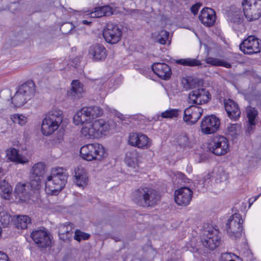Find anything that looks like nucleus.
Returning a JSON list of instances; mask_svg holds the SVG:
<instances>
[{"mask_svg":"<svg viewBox=\"0 0 261 261\" xmlns=\"http://www.w3.org/2000/svg\"><path fill=\"white\" fill-rule=\"evenodd\" d=\"M15 192L21 199H25L29 196L25 184H18L15 187Z\"/></svg>","mask_w":261,"mask_h":261,"instance_id":"nucleus-36","label":"nucleus"},{"mask_svg":"<svg viewBox=\"0 0 261 261\" xmlns=\"http://www.w3.org/2000/svg\"><path fill=\"white\" fill-rule=\"evenodd\" d=\"M200 21L204 25L211 27L214 24L216 16L214 11L211 8L203 9L199 16Z\"/></svg>","mask_w":261,"mask_h":261,"instance_id":"nucleus-22","label":"nucleus"},{"mask_svg":"<svg viewBox=\"0 0 261 261\" xmlns=\"http://www.w3.org/2000/svg\"><path fill=\"white\" fill-rule=\"evenodd\" d=\"M198 249L197 247H193L192 250H190L191 251L195 252L198 251Z\"/></svg>","mask_w":261,"mask_h":261,"instance_id":"nucleus-57","label":"nucleus"},{"mask_svg":"<svg viewBox=\"0 0 261 261\" xmlns=\"http://www.w3.org/2000/svg\"><path fill=\"white\" fill-rule=\"evenodd\" d=\"M106 154L104 147L97 143L85 145L80 149L82 158L88 161H101L105 157Z\"/></svg>","mask_w":261,"mask_h":261,"instance_id":"nucleus-4","label":"nucleus"},{"mask_svg":"<svg viewBox=\"0 0 261 261\" xmlns=\"http://www.w3.org/2000/svg\"><path fill=\"white\" fill-rule=\"evenodd\" d=\"M63 119L61 110L54 109L49 111L43 118L41 124V132L45 136H49L57 130Z\"/></svg>","mask_w":261,"mask_h":261,"instance_id":"nucleus-3","label":"nucleus"},{"mask_svg":"<svg viewBox=\"0 0 261 261\" xmlns=\"http://www.w3.org/2000/svg\"><path fill=\"white\" fill-rule=\"evenodd\" d=\"M103 36L107 42L116 44L121 39L122 31L117 25L110 22L103 31Z\"/></svg>","mask_w":261,"mask_h":261,"instance_id":"nucleus-10","label":"nucleus"},{"mask_svg":"<svg viewBox=\"0 0 261 261\" xmlns=\"http://www.w3.org/2000/svg\"><path fill=\"white\" fill-rule=\"evenodd\" d=\"M31 222V218L26 215L18 216L17 217L15 225L18 229H26Z\"/></svg>","mask_w":261,"mask_h":261,"instance_id":"nucleus-34","label":"nucleus"},{"mask_svg":"<svg viewBox=\"0 0 261 261\" xmlns=\"http://www.w3.org/2000/svg\"><path fill=\"white\" fill-rule=\"evenodd\" d=\"M90 120L86 108H83L77 111L73 116V120L75 125H83L89 122Z\"/></svg>","mask_w":261,"mask_h":261,"instance_id":"nucleus-30","label":"nucleus"},{"mask_svg":"<svg viewBox=\"0 0 261 261\" xmlns=\"http://www.w3.org/2000/svg\"><path fill=\"white\" fill-rule=\"evenodd\" d=\"M209 92L204 88L195 89L189 94V103L191 104L202 105L207 103L211 99Z\"/></svg>","mask_w":261,"mask_h":261,"instance_id":"nucleus-12","label":"nucleus"},{"mask_svg":"<svg viewBox=\"0 0 261 261\" xmlns=\"http://www.w3.org/2000/svg\"><path fill=\"white\" fill-rule=\"evenodd\" d=\"M168 261H177V260L175 259H171L168 260Z\"/></svg>","mask_w":261,"mask_h":261,"instance_id":"nucleus-61","label":"nucleus"},{"mask_svg":"<svg viewBox=\"0 0 261 261\" xmlns=\"http://www.w3.org/2000/svg\"><path fill=\"white\" fill-rule=\"evenodd\" d=\"M193 192L187 187H181L174 193V200L179 205L186 206L191 200Z\"/></svg>","mask_w":261,"mask_h":261,"instance_id":"nucleus-18","label":"nucleus"},{"mask_svg":"<svg viewBox=\"0 0 261 261\" xmlns=\"http://www.w3.org/2000/svg\"><path fill=\"white\" fill-rule=\"evenodd\" d=\"M229 141L223 136H217L212 139L208 143L210 152L216 155H223L229 150Z\"/></svg>","mask_w":261,"mask_h":261,"instance_id":"nucleus-7","label":"nucleus"},{"mask_svg":"<svg viewBox=\"0 0 261 261\" xmlns=\"http://www.w3.org/2000/svg\"><path fill=\"white\" fill-rule=\"evenodd\" d=\"M181 111L177 109H169L162 113L161 114H158L153 117V119L157 121H161L163 118L173 119L177 118Z\"/></svg>","mask_w":261,"mask_h":261,"instance_id":"nucleus-31","label":"nucleus"},{"mask_svg":"<svg viewBox=\"0 0 261 261\" xmlns=\"http://www.w3.org/2000/svg\"><path fill=\"white\" fill-rule=\"evenodd\" d=\"M88 56L93 62L103 61L107 57V50L102 44L96 43L89 47Z\"/></svg>","mask_w":261,"mask_h":261,"instance_id":"nucleus-16","label":"nucleus"},{"mask_svg":"<svg viewBox=\"0 0 261 261\" xmlns=\"http://www.w3.org/2000/svg\"><path fill=\"white\" fill-rule=\"evenodd\" d=\"M10 119L14 123L23 125L27 122V118L22 115L15 114L11 116Z\"/></svg>","mask_w":261,"mask_h":261,"instance_id":"nucleus-44","label":"nucleus"},{"mask_svg":"<svg viewBox=\"0 0 261 261\" xmlns=\"http://www.w3.org/2000/svg\"><path fill=\"white\" fill-rule=\"evenodd\" d=\"M102 11H103V14L105 16H110L114 14L112 8L109 6H105L101 7Z\"/></svg>","mask_w":261,"mask_h":261,"instance_id":"nucleus-49","label":"nucleus"},{"mask_svg":"<svg viewBox=\"0 0 261 261\" xmlns=\"http://www.w3.org/2000/svg\"><path fill=\"white\" fill-rule=\"evenodd\" d=\"M31 237L39 247L46 248L50 246L51 240L44 228L33 230L31 233Z\"/></svg>","mask_w":261,"mask_h":261,"instance_id":"nucleus-15","label":"nucleus"},{"mask_svg":"<svg viewBox=\"0 0 261 261\" xmlns=\"http://www.w3.org/2000/svg\"><path fill=\"white\" fill-rule=\"evenodd\" d=\"M0 261H10L8 255L1 251H0Z\"/></svg>","mask_w":261,"mask_h":261,"instance_id":"nucleus-54","label":"nucleus"},{"mask_svg":"<svg viewBox=\"0 0 261 261\" xmlns=\"http://www.w3.org/2000/svg\"><path fill=\"white\" fill-rule=\"evenodd\" d=\"M160 199V196L158 192L153 189L147 187L145 207L154 206Z\"/></svg>","mask_w":261,"mask_h":261,"instance_id":"nucleus-29","label":"nucleus"},{"mask_svg":"<svg viewBox=\"0 0 261 261\" xmlns=\"http://www.w3.org/2000/svg\"><path fill=\"white\" fill-rule=\"evenodd\" d=\"M205 61L207 64L212 66H222L227 68H230L231 67V64L230 63L218 58L208 57L205 58Z\"/></svg>","mask_w":261,"mask_h":261,"instance_id":"nucleus-33","label":"nucleus"},{"mask_svg":"<svg viewBox=\"0 0 261 261\" xmlns=\"http://www.w3.org/2000/svg\"><path fill=\"white\" fill-rule=\"evenodd\" d=\"M129 144L140 149H146L151 145V140L148 137L142 133H130L128 138Z\"/></svg>","mask_w":261,"mask_h":261,"instance_id":"nucleus-14","label":"nucleus"},{"mask_svg":"<svg viewBox=\"0 0 261 261\" xmlns=\"http://www.w3.org/2000/svg\"><path fill=\"white\" fill-rule=\"evenodd\" d=\"M73 228V224L71 223L60 224L58 231L60 239L63 241L69 240L71 237Z\"/></svg>","mask_w":261,"mask_h":261,"instance_id":"nucleus-26","label":"nucleus"},{"mask_svg":"<svg viewBox=\"0 0 261 261\" xmlns=\"http://www.w3.org/2000/svg\"><path fill=\"white\" fill-rule=\"evenodd\" d=\"M65 28H67L68 29H69L68 32H64V33H69L73 28V25H72V24L71 23H64L61 28V30L62 31H64V29Z\"/></svg>","mask_w":261,"mask_h":261,"instance_id":"nucleus-52","label":"nucleus"},{"mask_svg":"<svg viewBox=\"0 0 261 261\" xmlns=\"http://www.w3.org/2000/svg\"><path fill=\"white\" fill-rule=\"evenodd\" d=\"M243 220L239 214L235 213L228 219L226 223V231L232 238H239L242 236Z\"/></svg>","mask_w":261,"mask_h":261,"instance_id":"nucleus-8","label":"nucleus"},{"mask_svg":"<svg viewBox=\"0 0 261 261\" xmlns=\"http://www.w3.org/2000/svg\"><path fill=\"white\" fill-rule=\"evenodd\" d=\"M203 110L200 107L191 106L184 111V120L188 124L195 123L201 117Z\"/></svg>","mask_w":261,"mask_h":261,"instance_id":"nucleus-17","label":"nucleus"},{"mask_svg":"<svg viewBox=\"0 0 261 261\" xmlns=\"http://www.w3.org/2000/svg\"><path fill=\"white\" fill-rule=\"evenodd\" d=\"M259 196H260V195H258L256 196L255 197V198H254V201L256 200L259 197Z\"/></svg>","mask_w":261,"mask_h":261,"instance_id":"nucleus-60","label":"nucleus"},{"mask_svg":"<svg viewBox=\"0 0 261 261\" xmlns=\"http://www.w3.org/2000/svg\"><path fill=\"white\" fill-rule=\"evenodd\" d=\"M213 174L216 182H221L226 181L228 178V175L222 168L217 169V171H214Z\"/></svg>","mask_w":261,"mask_h":261,"instance_id":"nucleus-39","label":"nucleus"},{"mask_svg":"<svg viewBox=\"0 0 261 261\" xmlns=\"http://www.w3.org/2000/svg\"><path fill=\"white\" fill-rule=\"evenodd\" d=\"M177 63L182 65L189 66H196L201 65L200 61L191 58L180 59L177 61Z\"/></svg>","mask_w":261,"mask_h":261,"instance_id":"nucleus-41","label":"nucleus"},{"mask_svg":"<svg viewBox=\"0 0 261 261\" xmlns=\"http://www.w3.org/2000/svg\"><path fill=\"white\" fill-rule=\"evenodd\" d=\"M137 117H138L139 118H140V119H142V118L143 117V116H142V115H139V116H138Z\"/></svg>","mask_w":261,"mask_h":261,"instance_id":"nucleus-59","label":"nucleus"},{"mask_svg":"<svg viewBox=\"0 0 261 261\" xmlns=\"http://www.w3.org/2000/svg\"><path fill=\"white\" fill-rule=\"evenodd\" d=\"M242 6L248 21L257 20L261 16V0H243Z\"/></svg>","mask_w":261,"mask_h":261,"instance_id":"nucleus-6","label":"nucleus"},{"mask_svg":"<svg viewBox=\"0 0 261 261\" xmlns=\"http://www.w3.org/2000/svg\"><path fill=\"white\" fill-rule=\"evenodd\" d=\"M85 108L90 119L99 117L102 114V110L99 107L92 106Z\"/></svg>","mask_w":261,"mask_h":261,"instance_id":"nucleus-38","label":"nucleus"},{"mask_svg":"<svg viewBox=\"0 0 261 261\" xmlns=\"http://www.w3.org/2000/svg\"><path fill=\"white\" fill-rule=\"evenodd\" d=\"M102 13L103 11H102L101 7H98L95 8L94 11L91 12L90 13V15L91 17L98 18L105 16L104 14H103Z\"/></svg>","mask_w":261,"mask_h":261,"instance_id":"nucleus-48","label":"nucleus"},{"mask_svg":"<svg viewBox=\"0 0 261 261\" xmlns=\"http://www.w3.org/2000/svg\"><path fill=\"white\" fill-rule=\"evenodd\" d=\"M7 188L3 189L2 186L0 184V189L2 190V191H3V192H4L5 193H8L10 190V189L9 188V185H8V183L7 184Z\"/></svg>","mask_w":261,"mask_h":261,"instance_id":"nucleus-55","label":"nucleus"},{"mask_svg":"<svg viewBox=\"0 0 261 261\" xmlns=\"http://www.w3.org/2000/svg\"><path fill=\"white\" fill-rule=\"evenodd\" d=\"M35 85L32 81H28L20 86L17 89L19 93L23 95L29 100L34 95Z\"/></svg>","mask_w":261,"mask_h":261,"instance_id":"nucleus-24","label":"nucleus"},{"mask_svg":"<svg viewBox=\"0 0 261 261\" xmlns=\"http://www.w3.org/2000/svg\"><path fill=\"white\" fill-rule=\"evenodd\" d=\"M82 23L84 24L90 25L91 23V21H89L86 20H84L82 21Z\"/></svg>","mask_w":261,"mask_h":261,"instance_id":"nucleus-56","label":"nucleus"},{"mask_svg":"<svg viewBox=\"0 0 261 261\" xmlns=\"http://www.w3.org/2000/svg\"><path fill=\"white\" fill-rule=\"evenodd\" d=\"M169 33L165 30L161 31L155 37L157 42L161 44H165L168 39Z\"/></svg>","mask_w":261,"mask_h":261,"instance_id":"nucleus-45","label":"nucleus"},{"mask_svg":"<svg viewBox=\"0 0 261 261\" xmlns=\"http://www.w3.org/2000/svg\"><path fill=\"white\" fill-rule=\"evenodd\" d=\"M233 257L232 254L230 253H224L221 256V261H235Z\"/></svg>","mask_w":261,"mask_h":261,"instance_id":"nucleus-50","label":"nucleus"},{"mask_svg":"<svg viewBox=\"0 0 261 261\" xmlns=\"http://www.w3.org/2000/svg\"><path fill=\"white\" fill-rule=\"evenodd\" d=\"M45 165L40 162L34 164L30 171V185L33 189H37L41 183V177L44 174Z\"/></svg>","mask_w":261,"mask_h":261,"instance_id":"nucleus-9","label":"nucleus"},{"mask_svg":"<svg viewBox=\"0 0 261 261\" xmlns=\"http://www.w3.org/2000/svg\"><path fill=\"white\" fill-rule=\"evenodd\" d=\"M74 182L79 187L83 188L88 184V176L85 169L78 166L75 169Z\"/></svg>","mask_w":261,"mask_h":261,"instance_id":"nucleus-23","label":"nucleus"},{"mask_svg":"<svg viewBox=\"0 0 261 261\" xmlns=\"http://www.w3.org/2000/svg\"><path fill=\"white\" fill-rule=\"evenodd\" d=\"M90 238L89 233L84 232L80 230L76 229L74 232V239L78 242L82 240H87Z\"/></svg>","mask_w":261,"mask_h":261,"instance_id":"nucleus-47","label":"nucleus"},{"mask_svg":"<svg viewBox=\"0 0 261 261\" xmlns=\"http://www.w3.org/2000/svg\"><path fill=\"white\" fill-rule=\"evenodd\" d=\"M177 143L181 147H189L190 146V141L187 136L185 133H182L177 136L176 138Z\"/></svg>","mask_w":261,"mask_h":261,"instance_id":"nucleus-43","label":"nucleus"},{"mask_svg":"<svg viewBox=\"0 0 261 261\" xmlns=\"http://www.w3.org/2000/svg\"><path fill=\"white\" fill-rule=\"evenodd\" d=\"M200 6H201V4L200 3L195 4V5L192 6V7L191 8V12L194 15H196L197 13Z\"/></svg>","mask_w":261,"mask_h":261,"instance_id":"nucleus-53","label":"nucleus"},{"mask_svg":"<svg viewBox=\"0 0 261 261\" xmlns=\"http://www.w3.org/2000/svg\"><path fill=\"white\" fill-rule=\"evenodd\" d=\"M11 217L6 212H0V224L4 227H7L10 222Z\"/></svg>","mask_w":261,"mask_h":261,"instance_id":"nucleus-46","label":"nucleus"},{"mask_svg":"<svg viewBox=\"0 0 261 261\" xmlns=\"http://www.w3.org/2000/svg\"><path fill=\"white\" fill-rule=\"evenodd\" d=\"M241 125L238 123L231 124L228 126L227 133L232 137V138H236L240 133Z\"/></svg>","mask_w":261,"mask_h":261,"instance_id":"nucleus-40","label":"nucleus"},{"mask_svg":"<svg viewBox=\"0 0 261 261\" xmlns=\"http://www.w3.org/2000/svg\"><path fill=\"white\" fill-rule=\"evenodd\" d=\"M147 187L140 188L133 193V200L138 205L145 207Z\"/></svg>","mask_w":261,"mask_h":261,"instance_id":"nucleus-28","label":"nucleus"},{"mask_svg":"<svg viewBox=\"0 0 261 261\" xmlns=\"http://www.w3.org/2000/svg\"><path fill=\"white\" fill-rule=\"evenodd\" d=\"M256 123L257 122H252V123H251V122H248L247 132L249 134L251 133L254 130Z\"/></svg>","mask_w":261,"mask_h":261,"instance_id":"nucleus-51","label":"nucleus"},{"mask_svg":"<svg viewBox=\"0 0 261 261\" xmlns=\"http://www.w3.org/2000/svg\"><path fill=\"white\" fill-rule=\"evenodd\" d=\"M220 124L219 119L215 115L205 116L201 123V132L206 135L215 133L218 129Z\"/></svg>","mask_w":261,"mask_h":261,"instance_id":"nucleus-13","label":"nucleus"},{"mask_svg":"<svg viewBox=\"0 0 261 261\" xmlns=\"http://www.w3.org/2000/svg\"><path fill=\"white\" fill-rule=\"evenodd\" d=\"M29 100L23 95L19 93L17 90L14 96L12 98V102L16 107H20L25 104Z\"/></svg>","mask_w":261,"mask_h":261,"instance_id":"nucleus-35","label":"nucleus"},{"mask_svg":"<svg viewBox=\"0 0 261 261\" xmlns=\"http://www.w3.org/2000/svg\"><path fill=\"white\" fill-rule=\"evenodd\" d=\"M152 70L159 77L165 80L169 79L171 74V68L164 63H154L152 65Z\"/></svg>","mask_w":261,"mask_h":261,"instance_id":"nucleus-20","label":"nucleus"},{"mask_svg":"<svg viewBox=\"0 0 261 261\" xmlns=\"http://www.w3.org/2000/svg\"><path fill=\"white\" fill-rule=\"evenodd\" d=\"M109 129V124L99 119L93 122H86L82 128L81 133L87 139H98L105 136Z\"/></svg>","mask_w":261,"mask_h":261,"instance_id":"nucleus-2","label":"nucleus"},{"mask_svg":"<svg viewBox=\"0 0 261 261\" xmlns=\"http://www.w3.org/2000/svg\"><path fill=\"white\" fill-rule=\"evenodd\" d=\"M258 113L257 110L251 106H248L246 108V116L248 118V122H257V117H258Z\"/></svg>","mask_w":261,"mask_h":261,"instance_id":"nucleus-37","label":"nucleus"},{"mask_svg":"<svg viewBox=\"0 0 261 261\" xmlns=\"http://www.w3.org/2000/svg\"><path fill=\"white\" fill-rule=\"evenodd\" d=\"M139 154L136 149L127 151L125 154V163L129 167L136 168L139 162Z\"/></svg>","mask_w":261,"mask_h":261,"instance_id":"nucleus-27","label":"nucleus"},{"mask_svg":"<svg viewBox=\"0 0 261 261\" xmlns=\"http://www.w3.org/2000/svg\"><path fill=\"white\" fill-rule=\"evenodd\" d=\"M71 85V89L67 92L68 96L73 99L81 97L84 92L83 85L79 80H73Z\"/></svg>","mask_w":261,"mask_h":261,"instance_id":"nucleus-25","label":"nucleus"},{"mask_svg":"<svg viewBox=\"0 0 261 261\" xmlns=\"http://www.w3.org/2000/svg\"><path fill=\"white\" fill-rule=\"evenodd\" d=\"M68 175L63 168H56L45 181V191L48 194L57 195L67 182Z\"/></svg>","mask_w":261,"mask_h":261,"instance_id":"nucleus-1","label":"nucleus"},{"mask_svg":"<svg viewBox=\"0 0 261 261\" xmlns=\"http://www.w3.org/2000/svg\"><path fill=\"white\" fill-rule=\"evenodd\" d=\"M224 107L228 116L232 120H237L241 115V111L237 103L228 99L224 102Z\"/></svg>","mask_w":261,"mask_h":261,"instance_id":"nucleus-21","label":"nucleus"},{"mask_svg":"<svg viewBox=\"0 0 261 261\" xmlns=\"http://www.w3.org/2000/svg\"><path fill=\"white\" fill-rule=\"evenodd\" d=\"M219 230L212 225L204 227L201 232V242L203 246L210 250L217 247L220 243Z\"/></svg>","mask_w":261,"mask_h":261,"instance_id":"nucleus-5","label":"nucleus"},{"mask_svg":"<svg viewBox=\"0 0 261 261\" xmlns=\"http://www.w3.org/2000/svg\"><path fill=\"white\" fill-rule=\"evenodd\" d=\"M233 256L238 259V261H242V259L237 255L232 254Z\"/></svg>","mask_w":261,"mask_h":261,"instance_id":"nucleus-58","label":"nucleus"},{"mask_svg":"<svg viewBox=\"0 0 261 261\" xmlns=\"http://www.w3.org/2000/svg\"><path fill=\"white\" fill-rule=\"evenodd\" d=\"M260 40L254 36H250L240 45V49L245 54H257L261 50Z\"/></svg>","mask_w":261,"mask_h":261,"instance_id":"nucleus-11","label":"nucleus"},{"mask_svg":"<svg viewBox=\"0 0 261 261\" xmlns=\"http://www.w3.org/2000/svg\"><path fill=\"white\" fill-rule=\"evenodd\" d=\"M244 12L239 9L230 11L228 14V20L231 23L232 27L235 31H239L241 27H243L244 20Z\"/></svg>","mask_w":261,"mask_h":261,"instance_id":"nucleus-19","label":"nucleus"},{"mask_svg":"<svg viewBox=\"0 0 261 261\" xmlns=\"http://www.w3.org/2000/svg\"><path fill=\"white\" fill-rule=\"evenodd\" d=\"M7 155L9 159L12 162L22 164L28 162V160L25 157L19 155L17 150L15 148H11L8 150Z\"/></svg>","mask_w":261,"mask_h":261,"instance_id":"nucleus-32","label":"nucleus"},{"mask_svg":"<svg viewBox=\"0 0 261 261\" xmlns=\"http://www.w3.org/2000/svg\"><path fill=\"white\" fill-rule=\"evenodd\" d=\"M197 181V184L207 188L211 185V176L210 174H207L203 176H198Z\"/></svg>","mask_w":261,"mask_h":261,"instance_id":"nucleus-42","label":"nucleus"}]
</instances>
